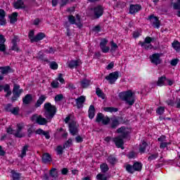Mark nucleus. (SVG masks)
Segmentation results:
<instances>
[{"instance_id": "5fc2aeb1", "label": "nucleus", "mask_w": 180, "mask_h": 180, "mask_svg": "<svg viewBox=\"0 0 180 180\" xmlns=\"http://www.w3.org/2000/svg\"><path fill=\"white\" fill-rule=\"evenodd\" d=\"M58 85H60V83H58L57 80H54L51 83V86L55 89L58 88Z\"/></svg>"}, {"instance_id": "a211bd4d", "label": "nucleus", "mask_w": 180, "mask_h": 180, "mask_svg": "<svg viewBox=\"0 0 180 180\" xmlns=\"http://www.w3.org/2000/svg\"><path fill=\"white\" fill-rule=\"evenodd\" d=\"M148 19L149 20H153V25L154 26V27H155L156 29H160V20H158V18L154 16V15H150L148 16Z\"/></svg>"}, {"instance_id": "774afa93", "label": "nucleus", "mask_w": 180, "mask_h": 180, "mask_svg": "<svg viewBox=\"0 0 180 180\" xmlns=\"http://www.w3.org/2000/svg\"><path fill=\"white\" fill-rule=\"evenodd\" d=\"M175 103H176V108L177 109H180V98H176Z\"/></svg>"}, {"instance_id": "e2e57ef3", "label": "nucleus", "mask_w": 180, "mask_h": 180, "mask_svg": "<svg viewBox=\"0 0 180 180\" xmlns=\"http://www.w3.org/2000/svg\"><path fill=\"white\" fill-rule=\"evenodd\" d=\"M111 50H112V51L117 50V44L113 42V41H111Z\"/></svg>"}, {"instance_id": "c9c22d12", "label": "nucleus", "mask_w": 180, "mask_h": 180, "mask_svg": "<svg viewBox=\"0 0 180 180\" xmlns=\"http://www.w3.org/2000/svg\"><path fill=\"white\" fill-rule=\"evenodd\" d=\"M29 145H25L23 146L21 154L20 155V158H24V157H26V151L28 150Z\"/></svg>"}, {"instance_id": "58836bf2", "label": "nucleus", "mask_w": 180, "mask_h": 180, "mask_svg": "<svg viewBox=\"0 0 180 180\" xmlns=\"http://www.w3.org/2000/svg\"><path fill=\"white\" fill-rule=\"evenodd\" d=\"M50 175L52 178H58V172H57V169L53 168L50 171Z\"/></svg>"}, {"instance_id": "6e6552de", "label": "nucleus", "mask_w": 180, "mask_h": 180, "mask_svg": "<svg viewBox=\"0 0 180 180\" xmlns=\"http://www.w3.org/2000/svg\"><path fill=\"white\" fill-rule=\"evenodd\" d=\"M90 11L93 12L96 19H99V18L103 15V7L102 6H97L94 8H91Z\"/></svg>"}, {"instance_id": "6ab92c4d", "label": "nucleus", "mask_w": 180, "mask_h": 180, "mask_svg": "<svg viewBox=\"0 0 180 180\" xmlns=\"http://www.w3.org/2000/svg\"><path fill=\"white\" fill-rule=\"evenodd\" d=\"M22 129H23V125L22 124H18L16 132L13 134L15 137H17L18 139H22V137H23V134H22L20 131H22Z\"/></svg>"}, {"instance_id": "f704fd0d", "label": "nucleus", "mask_w": 180, "mask_h": 180, "mask_svg": "<svg viewBox=\"0 0 180 180\" xmlns=\"http://www.w3.org/2000/svg\"><path fill=\"white\" fill-rule=\"evenodd\" d=\"M96 94L98 98H101V99H105V93L101 90L100 88H97L96 89Z\"/></svg>"}, {"instance_id": "473e14b6", "label": "nucleus", "mask_w": 180, "mask_h": 180, "mask_svg": "<svg viewBox=\"0 0 180 180\" xmlns=\"http://www.w3.org/2000/svg\"><path fill=\"white\" fill-rule=\"evenodd\" d=\"M89 119L92 120L94 117H95V106L90 105L89 109Z\"/></svg>"}, {"instance_id": "a878e982", "label": "nucleus", "mask_w": 180, "mask_h": 180, "mask_svg": "<svg viewBox=\"0 0 180 180\" xmlns=\"http://www.w3.org/2000/svg\"><path fill=\"white\" fill-rule=\"evenodd\" d=\"M33 101V96L32 94H27L22 98V103L24 105H29Z\"/></svg>"}, {"instance_id": "603ef678", "label": "nucleus", "mask_w": 180, "mask_h": 180, "mask_svg": "<svg viewBox=\"0 0 180 180\" xmlns=\"http://www.w3.org/2000/svg\"><path fill=\"white\" fill-rule=\"evenodd\" d=\"M98 180H108V177L105 174H98L96 176Z\"/></svg>"}, {"instance_id": "72a5a7b5", "label": "nucleus", "mask_w": 180, "mask_h": 180, "mask_svg": "<svg viewBox=\"0 0 180 180\" xmlns=\"http://www.w3.org/2000/svg\"><path fill=\"white\" fill-rule=\"evenodd\" d=\"M10 23L13 24L18 22V13H13L11 16H9Z\"/></svg>"}, {"instance_id": "7c9ffc66", "label": "nucleus", "mask_w": 180, "mask_h": 180, "mask_svg": "<svg viewBox=\"0 0 180 180\" xmlns=\"http://www.w3.org/2000/svg\"><path fill=\"white\" fill-rule=\"evenodd\" d=\"M80 85L82 88H88L91 85V81L88 79H83L80 81Z\"/></svg>"}, {"instance_id": "dca6fc26", "label": "nucleus", "mask_w": 180, "mask_h": 180, "mask_svg": "<svg viewBox=\"0 0 180 180\" xmlns=\"http://www.w3.org/2000/svg\"><path fill=\"white\" fill-rule=\"evenodd\" d=\"M139 11H141V6L139 4H131L129 6V13L131 15H134V13H137Z\"/></svg>"}, {"instance_id": "9d476101", "label": "nucleus", "mask_w": 180, "mask_h": 180, "mask_svg": "<svg viewBox=\"0 0 180 180\" xmlns=\"http://www.w3.org/2000/svg\"><path fill=\"white\" fill-rule=\"evenodd\" d=\"M0 70H1V75H0V81H3L4 75H8V74L13 72V69H12L11 66L0 67Z\"/></svg>"}, {"instance_id": "20e7f679", "label": "nucleus", "mask_w": 180, "mask_h": 180, "mask_svg": "<svg viewBox=\"0 0 180 180\" xmlns=\"http://www.w3.org/2000/svg\"><path fill=\"white\" fill-rule=\"evenodd\" d=\"M68 22L70 23V25H76L79 29H82V27L84 26L82 25V22L81 21V16H79V14L76 15V18L74 15H70L68 18Z\"/></svg>"}, {"instance_id": "4468645a", "label": "nucleus", "mask_w": 180, "mask_h": 180, "mask_svg": "<svg viewBox=\"0 0 180 180\" xmlns=\"http://www.w3.org/2000/svg\"><path fill=\"white\" fill-rule=\"evenodd\" d=\"M113 141L115 143V146L117 147V148H122V150H124V147H123L124 141H123V139H122V136H120L114 138Z\"/></svg>"}, {"instance_id": "bf43d9fd", "label": "nucleus", "mask_w": 180, "mask_h": 180, "mask_svg": "<svg viewBox=\"0 0 180 180\" xmlns=\"http://www.w3.org/2000/svg\"><path fill=\"white\" fill-rule=\"evenodd\" d=\"M169 144H171V143H169V142H161L160 148H165L168 147V146H169Z\"/></svg>"}, {"instance_id": "37998d69", "label": "nucleus", "mask_w": 180, "mask_h": 180, "mask_svg": "<svg viewBox=\"0 0 180 180\" xmlns=\"http://www.w3.org/2000/svg\"><path fill=\"white\" fill-rule=\"evenodd\" d=\"M149 155L150 156L148 158V161H149L150 162H151V161H153V160H157V158H158V153H149Z\"/></svg>"}, {"instance_id": "393cba45", "label": "nucleus", "mask_w": 180, "mask_h": 180, "mask_svg": "<svg viewBox=\"0 0 180 180\" xmlns=\"http://www.w3.org/2000/svg\"><path fill=\"white\" fill-rule=\"evenodd\" d=\"M81 65V60H70L68 63V67L69 68H77V67H79Z\"/></svg>"}, {"instance_id": "aec40b11", "label": "nucleus", "mask_w": 180, "mask_h": 180, "mask_svg": "<svg viewBox=\"0 0 180 180\" xmlns=\"http://www.w3.org/2000/svg\"><path fill=\"white\" fill-rule=\"evenodd\" d=\"M46 99H47V96H46L45 95H41L39 96V99L35 103L34 108H40V106H41V105H43V103H44Z\"/></svg>"}, {"instance_id": "680f3d73", "label": "nucleus", "mask_w": 180, "mask_h": 180, "mask_svg": "<svg viewBox=\"0 0 180 180\" xmlns=\"http://www.w3.org/2000/svg\"><path fill=\"white\" fill-rule=\"evenodd\" d=\"M19 98H20V96L18 94H13V96L11 97V102H16Z\"/></svg>"}, {"instance_id": "4d7b16f0", "label": "nucleus", "mask_w": 180, "mask_h": 180, "mask_svg": "<svg viewBox=\"0 0 180 180\" xmlns=\"http://www.w3.org/2000/svg\"><path fill=\"white\" fill-rule=\"evenodd\" d=\"M50 68H51V70H57V68H58V64L56 62H52L50 64Z\"/></svg>"}, {"instance_id": "79ce46f5", "label": "nucleus", "mask_w": 180, "mask_h": 180, "mask_svg": "<svg viewBox=\"0 0 180 180\" xmlns=\"http://www.w3.org/2000/svg\"><path fill=\"white\" fill-rule=\"evenodd\" d=\"M103 110H105V112H110L111 113H113V112H117L119 109L113 107H105L103 108Z\"/></svg>"}, {"instance_id": "ea45409f", "label": "nucleus", "mask_w": 180, "mask_h": 180, "mask_svg": "<svg viewBox=\"0 0 180 180\" xmlns=\"http://www.w3.org/2000/svg\"><path fill=\"white\" fill-rule=\"evenodd\" d=\"M100 168L101 169V172H103V174L109 171V166H108V164L105 163L101 165Z\"/></svg>"}, {"instance_id": "412c9836", "label": "nucleus", "mask_w": 180, "mask_h": 180, "mask_svg": "<svg viewBox=\"0 0 180 180\" xmlns=\"http://www.w3.org/2000/svg\"><path fill=\"white\" fill-rule=\"evenodd\" d=\"M6 13L4 9H0V25L1 26H5L6 25V19H5V16Z\"/></svg>"}, {"instance_id": "c85d7f7f", "label": "nucleus", "mask_w": 180, "mask_h": 180, "mask_svg": "<svg viewBox=\"0 0 180 180\" xmlns=\"http://www.w3.org/2000/svg\"><path fill=\"white\" fill-rule=\"evenodd\" d=\"M53 159L51 158V155L49 153H46L43 155L42 157V162L44 164H47V162H51Z\"/></svg>"}, {"instance_id": "5701e85b", "label": "nucleus", "mask_w": 180, "mask_h": 180, "mask_svg": "<svg viewBox=\"0 0 180 180\" xmlns=\"http://www.w3.org/2000/svg\"><path fill=\"white\" fill-rule=\"evenodd\" d=\"M165 81H167V77H165V75L161 76L158 77V82H156V85L158 86H165V85H167Z\"/></svg>"}, {"instance_id": "052dcab7", "label": "nucleus", "mask_w": 180, "mask_h": 180, "mask_svg": "<svg viewBox=\"0 0 180 180\" xmlns=\"http://www.w3.org/2000/svg\"><path fill=\"white\" fill-rule=\"evenodd\" d=\"M108 39H103L100 43V47H104L108 44Z\"/></svg>"}, {"instance_id": "a18cd8bd", "label": "nucleus", "mask_w": 180, "mask_h": 180, "mask_svg": "<svg viewBox=\"0 0 180 180\" xmlns=\"http://www.w3.org/2000/svg\"><path fill=\"white\" fill-rule=\"evenodd\" d=\"M72 145V139H69L63 145V148H68Z\"/></svg>"}, {"instance_id": "13d9d810", "label": "nucleus", "mask_w": 180, "mask_h": 180, "mask_svg": "<svg viewBox=\"0 0 180 180\" xmlns=\"http://www.w3.org/2000/svg\"><path fill=\"white\" fill-rule=\"evenodd\" d=\"M56 152H57V154L58 155H62L63 151V146H58L57 148H56Z\"/></svg>"}, {"instance_id": "09e8293b", "label": "nucleus", "mask_w": 180, "mask_h": 180, "mask_svg": "<svg viewBox=\"0 0 180 180\" xmlns=\"http://www.w3.org/2000/svg\"><path fill=\"white\" fill-rule=\"evenodd\" d=\"M28 37L31 43H34V41H32L34 39V31L31 30L28 34Z\"/></svg>"}, {"instance_id": "c756f323", "label": "nucleus", "mask_w": 180, "mask_h": 180, "mask_svg": "<svg viewBox=\"0 0 180 180\" xmlns=\"http://www.w3.org/2000/svg\"><path fill=\"white\" fill-rule=\"evenodd\" d=\"M48 120H49L43 117L41 115H39L37 123V124H39L40 126H44L45 124H47V123H49Z\"/></svg>"}, {"instance_id": "338daca9", "label": "nucleus", "mask_w": 180, "mask_h": 180, "mask_svg": "<svg viewBox=\"0 0 180 180\" xmlns=\"http://www.w3.org/2000/svg\"><path fill=\"white\" fill-rule=\"evenodd\" d=\"M101 49L103 53H109V46H101Z\"/></svg>"}, {"instance_id": "a19ab883", "label": "nucleus", "mask_w": 180, "mask_h": 180, "mask_svg": "<svg viewBox=\"0 0 180 180\" xmlns=\"http://www.w3.org/2000/svg\"><path fill=\"white\" fill-rule=\"evenodd\" d=\"M37 58H38L39 60H41L42 61H45L46 63H49V59H47L44 54H43L41 52H39Z\"/></svg>"}, {"instance_id": "864d4df0", "label": "nucleus", "mask_w": 180, "mask_h": 180, "mask_svg": "<svg viewBox=\"0 0 180 180\" xmlns=\"http://www.w3.org/2000/svg\"><path fill=\"white\" fill-rule=\"evenodd\" d=\"M64 99V96L63 94H58L55 96L56 102H60Z\"/></svg>"}, {"instance_id": "4be33fe9", "label": "nucleus", "mask_w": 180, "mask_h": 180, "mask_svg": "<svg viewBox=\"0 0 180 180\" xmlns=\"http://www.w3.org/2000/svg\"><path fill=\"white\" fill-rule=\"evenodd\" d=\"M37 134H39V136H44L46 140H49L50 139V132L49 131H45L41 129H38L36 131Z\"/></svg>"}, {"instance_id": "423d86ee", "label": "nucleus", "mask_w": 180, "mask_h": 180, "mask_svg": "<svg viewBox=\"0 0 180 180\" xmlns=\"http://www.w3.org/2000/svg\"><path fill=\"white\" fill-rule=\"evenodd\" d=\"M78 127H79V124L75 121H71L69 123V131L72 136H78Z\"/></svg>"}, {"instance_id": "2f4dec72", "label": "nucleus", "mask_w": 180, "mask_h": 180, "mask_svg": "<svg viewBox=\"0 0 180 180\" xmlns=\"http://www.w3.org/2000/svg\"><path fill=\"white\" fill-rule=\"evenodd\" d=\"M148 146V144L146 143V141H143L139 145V153H141V154L146 153V148H147Z\"/></svg>"}, {"instance_id": "e433bc0d", "label": "nucleus", "mask_w": 180, "mask_h": 180, "mask_svg": "<svg viewBox=\"0 0 180 180\" xmlns=\"http://www.w3.org/2000/svg\"><path fill=\"white\" fill-rule=\"evenodd\" d=\"M13 180H20V176L22 175L20 173H18L15 171H11Z\"/></svg>"}, {"instance_id": "9b49d317", "label": "nucleus", "mask_w": 180, "mask_h": 180, "mask_svg": "<svg viewBox=\"0 0 180 180\" xmlns=\"http://www.w3.org/2000/svg\"><path fill=\"white\" fill-rule=\"evenodd\" d=\"M149 58L152 64H154V65L161 64V54L160 53H153L152 56H150Z\"/></svg>"}, {"instance_id": "6e6d98bb", "label": "nucleus", "mask_w": 180, "mask_h": 180, "mask_svg": "<svg viewBox=\"0 0 180 180\" xmlns=\"http://www.w3.org/2000/svg\"><path fill=\"white\" fill-rule=\"evenodd\" d=\"M108 162H110V164H111V165H114L115 162H116V158L113 156H109Z\"/></svg>"}, {"instance_id": "de8ad7c7", "label": "nucleus", "mask_w": 180, "mask_h": 180, "mask_svg": "<svg viewBox=\"0 0 180 180\" xmlns=\"http://www.w3.org/2000/svg\"><path fill=\"white\" fill-rule=\"evenodd\" d=\"M19 107H15L13 108L10 113H12V115H14L15 116H17V115H19Z\"/></svg>"}, {"instance_id": "f8f14e48", "label": "nucleus", "mask_w": 180, "mask_h": 180, "mask_svg": "<svg viewBox=\"0 0 180 180\" xmlns=\"http://www.w3.org/2000/svg\"><path fill=\"white\" fill-rule=\"evenodd\" d=\"M117 133L121 134L120 136L122 137V139H126V137L130 134V129L124 127H121L117 129Z\"/></svg>"}, {"instance_id": "2eb2a0df", "label": "nucleus", "mask_w": 180, "mask_h": 180, "mask_svg": "<svg viewBox=\"0 0 180 180\" xmlns=\"http://www.w3.org/2000/svg\"><path fill=\"white\" fill-rule=\"evenodd\" d=\"M85 96H81L75 99L76 105L77 109H82V108H84V103H85Z\"/></svg>"}, {"instance_id": "c03bdc74", "label": "nucleus", "mask_w": 180, "mask_h": 180, "mask_svg": "<svg viewBox=\"0 0 180 180\" xmlns=\"http://www.w3.org/2000/svg\"><path fill=\"white\" fill-rule=\"evenodd\" d=\"M172 47L176 51H180V44L179 41H176L172 43Z\"/></svg>"}, {"instance_id": "cd10ccee", "label": "nucleus", "mask_w": 180, "mask_h": 180, "mask_svg": "<svg viewBox=\"0 0 180 180\" xmlns=\"http://www.w3.org/2000/svg\"><path fill=\"white\" fill-rule=\"evenodd\" d=\"M14 8L15 9H25V3L23 2V0H17L14 3Z\"/></svg>"}, {"instance_id": "bb28decb", "label": "nucleus", "mask_w": 180, "mask_h": 180, "mask_svg": "<svg viewBox=\"0 0 180 180\" xmlns=\"http://www.w3.org/2000/svg\"><path fill=\"white\" fill-rule=\"evenodd\" d=\"M44 37H46V34L43 33V32H39L35 37L34 38L32 39V41H34V43H37V41H40V40H43L44 39Z\"/></svg>"}, {"instance_id": "8fccbe9b", "label": "nucleus", "mask_w": 180, "mask_h": 180, "mask_svg": "<svg viewBox=\"0 0 180 180\" xmlns=\"http://www.w3.org/2000/svg\"><path fill=\"white\" fill-rule=\"evenodd\" d=\"M164 112H165V108L164 107H159L156 110V113L160 115H163Z\"/></svg>"}, {"instance_id": "b1692460", "label": "nucleus", "mask_w": 180, "mask_h": 180, "mask_svg": "<svg viewBox=\"0 0 180 180\" xmlns=\"http://www.w3.org/2000/svg\"><path fill=\"white\" fill-rule=\"evenodd\" d=\"M20 40L18 37H14V39H12V44L13 46L11 47V50L14 51H19V47H18V42H19Z\"/></svg>"}, {"instance_id": "f03ea898", "label": "nucleus", "mask_w": 180, "mask_h": 180, "mask_svg": "<svg viewBox=\"0 0 180 180\" xmlns=\"http://www.w3.org/2000/svg\"><path fill=\"white\" fill-rule=\"evenodd\" d=\"M44 116L47 119V120H51L57 112L56 106L51 105V103H46L44 105Z\"/></svg>"}, {"instance_id": "0eeeda50", "label": "nucleus", "mask_w": 180, "mask_h": 180, "mask_svg": "<svg viewBox=\"0 0 180 180\" xmlns=\"http://www.w3.org/2000/svg\"><path fill=\"white\" fill-rule=\"evenodd\" d=\"M96 122L97 123H101L102 122V124H104L106 126L107 124H109V122H110V118L108 116L103 115L101 112H99L97 114L96 118Z\"/></svg>"}, {"instance_id": "3c124183", "label": "nucleus", "mask_w": 180, "mask_h": 180, "mask_svg": "<svg viewBox=\"0 0 180 180\" xmlns=\"http://www.w3.org/2000/svg\"><path fill=\"white\" fill-rule=\"evenodd\" d=\"M173 9L175 11L180 9V0H178L177 2L173 4Z\"/></svg>"}, {"instance_id": "ddd939ff", "label": "nucleus", "mask_w": 180, "mask_h": 180, "mask_svg": "<svg viewBox=\"0 0 180 180\" xmlns=\"http://www.w3.org/2000/svg\"><path fill=\"white\" fill-rule=\"evenodd\" d=\"M2 91H4V92H6V94L5 95L6 98H9L12 95V91L11 90V86L9 84L0 85V92H2Z\"/></svg>"}, {"instance_id": "4c0bfd02", "label": "nucleus", "mask_w": 180, "mask_h": 180, "mask_svg": "<svg viewBox=\"0 0 180 180\" xmlns=\"http://www.w3.org/2000/svg\"><path fill=\"white\" fill-rule=\"evenodd\" d=\"M112 122H111V129H117V126H119V124H120V123L119 122V120L116 118L111 120Z\"/></svg>"}, {"instance_id": "0e129e2a", "label": "nucleus", "mask_w": 180, "mask_h": 180, "mask_svg": "<svg viewBox=\"0 0 180 180\" xmlns=\"http://www.w3.org/2000/svg\"><path fill=\"white\" fill-rule=\"evenodd\" d=\"M0 51L1 53H5L6 51V46H5V44H0Z\"/></svg>"}, {"instance_id": "49530a36", "label": "nucleus", "mask_w": 180, "mask_h": 180, "mask_svg": "<svg viewBox=\"0 0 180 180\" xmlns=\"http://www.w3.org/2000/svg\"><path fill=\"white\" fill-rule=\"evenodd\" d=\"M12 106H13L12 103L6 104L4 107L5 112H12V109H13Z\"/></svg>"}, {"instance_id": "39448f33", "label": "nucleus", "mask_w": 180, "mask_h": 180, "mask_svg": "<svg viewBox=\"0 0 180 180\" xmlns=\"http://www.w3.org/2000/svg\"><path fill=\"white\" fill-rule=\"evenodd\" d=\"M154 40H155L154 38L147 37L145 38L143 42L140 41L139 44L146 50H151V49H153V45L150 44V43L151 41H154Z\"/></svg>"}, {"instance_id": "69168bd1", "label": "nucleus", "mask_w": 180, "mask_h": 180, "mask_svg": "<svg viewBox=\"0 0 180 180\" xmlns=\"http://www.w3.org/2000/svg\"><path fill=\"white\" fill-rule=\"evenodd\" d=\"M179 61V59H172L170 62V64L173 67H175V65H176V64H178Z\"/></svg>"}, {"instance_id": "7ed1b4c3", "label": "nucleus", "mask_w": 180, "mask_h": 180, "mask_svg": "<svg viewBox=\"0 0 180 180\" xmlns=\"http://www.w3.org/2000/svg\"><path fill=\"white\" fill-rule=\"evenodd\" d=\"M143 168V164L139 162H135L134 165L131 166V165H127L126 167V169L127 172L129 174H134L136 171L138 172H140Z\"/></svg>"}, {"instance_id": "1a4fd4ad", "label": "nucleus", "mask_w": 180, "mask_h": 180, "mask_svg": "<svg viewBox=\"0 0 180 180\" xmlns=\"http://www.w3.org/2000/svg\"><path fill=\"white\" fill-rule=\"evenodd\" d=\"M117 78H119V72L117 71L111 72L108 76L105 77V79H107V81H108L109 84L111 85L117 81Z\"/></svg>"}, {"instance_id": "f257e3e1", "label": "nucleus", "mask_w": 180, "mask_h": 180, "mask_svg": "<svg viewBox=\"0 0 180 180\" xmlns=\"http://www.w3.org/2000/svg\"><path fill=\"white\" fill-rule=\"evenodd\" d=\"M134 95V93H133L131 90H128L127 91L120 92L118 96L121 101H124L127 105L133 106L135 102L134 97H133Z\"/></svg>"}, {"instance_id": "f3484780", "label": "nucleus", "mask_w": 180, "mask_h": 180, "mask_svg": "<svg viewBox=\"0 0 180 180\" xmlns=\"http://www.w3.org/2000/svg\"><path fill=\"white\" fill-rule=\"evenodd\" d=\"M13 95H18L20 96L23 94V89H20V85L18 84H13Z\"/></svg>"}]
</instances>
